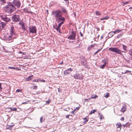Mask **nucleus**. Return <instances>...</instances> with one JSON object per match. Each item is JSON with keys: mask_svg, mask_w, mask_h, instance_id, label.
Returning <instances> with one entry per match:
<instances>
[{"mask_svg": "<svg viewBox=\"0 0 132 132\" xmlns=\"http://www.w3.org/2000/svg\"><path fill=\"white\" fill-rule=\"evenodd\" d=\"M4 11L9 13H11L15 11L16 9V7L10 2H8L7 4L3 7Z\"/></svg>", "mask_w": 132, "mask_h": 132, "instance_id": "nucleus-1", "label": "nucleus"}, {"mask_svg": "<svg viewBox=\"0 0 132 132\" xmlns=\"http://www.w3.org/2000/svg\"><path fill=\"white\" fill-rule=\"evenodd\" d=\"M62 14L61 11L59 10L53 11L52 12V15L55 19L61 16Z\"/></svg>", "mask_w": 132, "mask_h": 132, "instance_id": "nucleus-2", "label": "nucleus"}, {"mask_svg": "<svg viewBox=\"0 0 132 132\" xmlns=\"http://www.w3.org/2000/svg\"><path fill=\"white\" fill-rule=\"evenodd\" d=\"M109 50L110 51L115 52L116 53L120 55H122V52H125L122 51L118 48L116 47H110L109 48Z\"/></svg>", "mask_w": 132, "mask_h": 132, "instance_id": "nucleus-3", "label": "nucleus"}, {"mask_svg": "<svg viewBox=\"0 0 132 132\" xmlns=\"http://www.w3.org/2000/svg\"><path fill=\"white\" fill-rule=\"evenodd\" d=\"M0 19L5 22H8L10 21V18L8 15H7L4 14H0Z\"/></svg>", "mask_w": 132, "mask_h": 132, "instance_id": "nucleus-4", "label": "nucleus"}, {"mask_svg": "<svg viewBox=\"0 0 132 132\" xmlns=\"http://www.w3.org/2000/svg\"><path fill=\"white\" fill-rule=\"evenodd\" d=\"M12 3L15 7H16L17 8H19L20 7L21 3L20 1L18 0H13Z\"/></svg>", "mask_w": 132, "mask_h": 132, "instance_id": "nucleus-5", "label": "nucleus"}, {"mask_svg": "<svg viewBox=\"0 0 132 132\" xmlns=\"http://www.w3.org/2000/svg\"><path fill=\"white\" fill-rule=\"evenodd\" d=\"M12 21L14 22H18L20 21V16L18 15H14L12 17Z\"/></svg>", "mask_w": 132, "mask_h": 132, "instance_id": "nucleus-6", "label": "nucleus"}, {"mask_svg": "<svg viewBox=\"0 0 132 132\" xmlns=\"http://www.w3.org/2000/svg\"><path fill=\"white\" fill-rule=\"evenodd\" d=\"M10 34L11 36H12L13 38H15L16 35L15 33V30L14 29V27L13 26H11L10 31Z\"/></svg>", "mask_w": 132, "mask_h": 132, "instance_id": "nucleus-7", "label": "nucleus"}, {"mask_svg": "<svg viewBox=\"0 0 132 132\" xmlns=\"http://www.w3.org/2000/svg\"><path fill=\"white\" fill-rule=\"evenodd\" d=\"M29 31L30 33L36 34L37 29L35 26H32L29 27Z\"/></svg>", "mask_w": 132, "mask_h": 132, "instance_id": "nucleus-8", "label": "nucleus"}, {"mask_svg": "<svg viewBox=\"0 0 132 132\" xmlns=\"http://www.w3.org/2000/svg\"><path fill=\"white\" fill-rule=\"evenodd\" d=\"M74 78L82 80L83 79V76L81 74L76 73L74 74L73 76Z\"/></svg>", "mask_w": 132, "mask_h": 132, "instance_id": "nucleus-9", "label": "nucleus"}, {"mask_svg": "<svg viewBox=\"0 0 132 132\" xmlns=\"http://www.w3.org/2000/svg\"><path fill=\"white\" fill-rule=\"evenodd\" d=\"M71 35H70L68 37V39L71 40H73L75 39V38L76 36L75 33L73 31H72L71 32Z\"/></svg>", "mask_w": 132, "mask_h": 132, "instance_id": "nucleus-10", "label": "nucleus"}, {"mask_svg": "<svg viewBox=\"0 0 132 132\" xmlns=\"http://www.w3.org/2000/svg\"><path fill=\"white\" fill-rule=\"evenodd\" d=\"M64 23V22H61L59 24L57 27H55L54 26H53V27H54V28L56 29L57 31L59 32L60 33H61V32L60 31V28L61 26V25Z\"/></svg>", "mask_w": 132, "mask_h": 132, "instance_id": "nucleus-11", "label": "nucleus"}, {"mask_svg": "<svg viewBox=\"0 0 132 132\" xmlns=\"http://www.w3.org/2000/svg\"><path fill=\"white\" fill-rule=\"evenodd\" d=\"M13 38L12 37V36L10 35L9 37L6 39V40L7 43H10L13 41V38Z\"/></svg>", "mask_w": 132, "mask_h": 132, "instance_id": "nucleus-12", "label": "nucleus"}, {"mask_svg": "<svg viewBox=\"0 0 132 132\" xmlns=\"http://www.w3.org/2000/svg\"><path fill=\"white\" fill-rule=\"evenodd\" d=\"M72 69L71 68H69L65 70L64 71V73L65 75H67L69 74L72 70Z\"/></svg>", "mask_w": 132, "mask_h": 132, "instance_id": "nucleus-13", "label": "nucleus"}, {"mask_svg": "<svg viewBox=\"0 0 132 132\" xmlns=\"http://www.w3.org/2000/svg\"><path fill=\"white\" fill-rule=\"evenodd\" d=\"M57 20H59L60 21H62L61 22H64V21L65 20V18L64 17L62 16V14L61 15V16L55 19L56 21H57Z\"/></svg>", "mask_w": 132, "mask_h": 132, "instance_id": "nucleus-14", "label": "nucleus"}, {"mask_svg": "<svg viewBox=\"0 0 132 132\" xmlns=\"http://www.w3.org/2000/svg\"><path fill=\"white\" fill-rule=\"evenodd\" d=\"M126 110V105L125 104H123L122 108L120 111L121 112H125Z\"/></svg>", "mask_w": 132, "mask_h": 132, "instance_id": "nucleus-15", "label": "nucleus"}, {"mask_svg": "<svg viewBox=\"0 0 132 132\" xmlns=\"http://www.w3.org/2000/svg\"><path fill=\"white\" fill-rule=\"evenodd\" d=\"M116 125L117 126V128L119 129V130H120L122 127L121 124L120 122H118L116 124Z\"/></svg>", "mask_w": 132, "mask_h": 132, "instance_id": "nucleus-16", "label": "nucleus"}, {"mask_svg": "<svg viewBox=\"0 0 132 132\" xmlns=\"http://www.w3.org/2000/svg\"><path fill=\"white\" fill-rule=\"evenodd\" d=\"M23 10L24 12L25 13H32V12L31 11H28V9L27 8H24L23 9Z\"/></svg>", "mask_w": 132, "mask_h": 132, "instance_id": "nucleus-17", "label": "nucleus"}, {"mask_svg": "<svg viewBox=\"0 0 132 132\" xmlns=\"http://www.w3.org/2000/svg\"><path fill=\"white\" fill-rule=\"evenodd\" d=\"M33 76L32 75H31L28 77L27 78H26L25 79L26 81H29L31 80V78H32Z\"/></svg>", "mask_w": 132, "mask_h": 132, "instance_id": "nucleus-18", "label": "nucleus"}, {"mask_svg": "<svg viewBox=\"0 0 132 132\" xmlns=\"http://www.w3.org/2000/svg\"><path fill=\"white\" fill-rule=\"evenodd\" d=\"M61 10L62 12L64 13H65L67 12L65 8L62 7H61Z\"/></svg>", "mask_w": 132, "mask_h": 132, "instance_id": "nucleus-19", "label": "nucleus"}, {"mask_svg": "<svg viewBox=\"0 0 132 132\" xmlns=\"http://www.w3.org/2000/svg\"><path fill=\"white\" fill-rule=\"evenodd\" d=\"M102 62H104V65H105L108 62V60L105 59H104L102 61Z\"/></svg>", "mask_w": 132, "mask_h": 132, "instance_id": "nucleus-20", "label": "nucleus"}, {"mask_svg": "<svg viewBox=\"0 0 132 132\" xmlns=\"http://www.w3.org/2000/svg\"><path fill=\"white\" fill-rule=\"evenodd\" d=\"M0 2L2 5H4V3L6 2V0H0Z\"/></svg>", "mask_w": 132, "mask_h": 132, "instance_id": "nucleus-21", "label": "nucleus"}, {"mask_svg": "<svg viewBox=\"0 0 132 132\" xmlns=\"http://www.w3.org/2000/svg\"><path fill=\"white\" fill-rule=\"evenodd\" d=\"M109 18V17L107 16H106L105 17L103 18H102L100 19V20H105V19H108Z\"/></svg>", "mask_w": 132, "mask_h": 132, "instance_id": "nucleus-22", "label": "nucleus"}, {"mask_svg": "<svg viewBox=\"0 0 132 132\" xmlns=\"http://www.w3.org/2000/svg\"><path fill=\"white\" fill-rule=\"evenodd\" d=\"M98 97V96L96 95H95L94 96L92 95L90 97V98L95 99L96 98Z\"/></svg>", "mask_w": 132, "mask_h": 132, "instance_id": "nucleus-23", "label": "nucleus"}, {"mask_svg": "<svg viewBox=\"0 0 132 132\" xmlns=\"http://www.w3.org/2000/svg\"><path fill=\"white\" fill-rule=\"evenodd\" d=\"M0 24L1 25V27L3 28L4 27V26H5L6 24L4 23L1 22L0 23Z\"/></svg>", "mask_w": 132, "mask_h": 132, "instance_id": "nucleus-24", "label": "nucleus"}, {"mask_svg": "<svg viewBox=\"0 0 132 132\" xmlns=\"http://www.w3.org/2000/svg\"><path fill=\"white\" fill-rule=\"evenodd\" d=\"M123 47V49L125 51H127V47L125 45H122Z\"/></svg>", "mask_w": 132, "mask_h": 132, "instance_id": "nucleus-25", "label": "nucleus"}, {"mask_svg": "<svg viewBox=\"0 0 132 132\" xmlns=\"http://www.w3.org/2000/svg\"><path fill=\"white\" fill-rule=\"evenodd\" d=\"M45 120V119L43 118V117H42L40 119V121L41 123L44 121Z\"/></svg>", "mask_w": 132, "mask_h": 132, "instance_id": "nucleus-26", "label": "nucleus"}, {"mask_svg": "<svg viewBox=\"0 0 132 132\" xmlns=\"http://www.w3.org/2000/svg\"><path fill=\"white\" fill-rule=\"evenodd\" d=\"M96 111V110H92L90 112L89 114L90 115V114H92L94 113Z\"/></svg>", "mask_w": 132, "mask_h": 132, "instance_id": "nucleus-27", "label": "nucleus"}, {"mask_svg": "<svg viewBox=\"0 0 132 132\" xmlns=\"http://www.w3.org/2000/svg\"><path fill=\"white\" fill-rule=\"evenodd\" d=\"M19 24L20 25V26H21V27L22 28L25 26L24 25V23L22 22H19Z\"/></svg>", "mask_w": 132, "mask_h": 132, "instance_id": "nucleus-28", "label": "nucleus"}, {"mask_svg": "<svg viewBox=\"0 0 132 132\" xmlns=\"http://www.w3.org/2000/svg\"><path fill=\"white\" fill-rule=\"evenodd\" d=\"M122 35V34H120L119 35H117L116 38H118L120 37H121Z\"/></svg>", "mask_w": 132, "mask_h": 132, "instance_id": "nucleus-29", "label": "nucleus"}, {"mask_svg": "<svg viewBox=\"0 0 132 132\" xmlns=\"http://www.w3.org/2000/svg\"><path fill=\"white\" fill-rule=\"evenodd\" d=\"M83 119L85 120L83 121V122L84 123V124L85 123H86L88 121V120L87 119L86 117H85L83 118Z\"/></svg>", "mask_w": 132, "mask_h": 132, "instance_id": "nucleus-30", "label": "nucleus"}, {"mask_svg": "<svg viewBox=\"0 0 132 132\" xmlns=\"http://www.w3.org/2000/svg\"><path fill=\"white\" fill-rule=\"evenodd\" d=\"M96 15H101V14L98 11H97L95 12Z\"/></svg>", "mask_w": 132, "mask_h": 132, "instance_id": "nucleus-31", "label": "nucleus"}, {"mask_svg": "<svg viewBox=\"0 0 132 132\" xmlns=\"http://www.w3.org/2000/svg\"><path fill=\"white\" fill-rule=\"evenodd\" d=\"M109 34H110V35H109V36L110 35V37H112L113 36L114 34H113V32H110L109 33Z\"/></svg>", "mask_w": 132, "mask_h": 132, "instance_id": "nucleus-32", "label": "nucleus"}, {"mask_svg": "<svg viewBox=\"0 0 132 132\" xmlns=\"http://www.w3.org/2000/svg\"><path fill=\"white\" fill-rule=\"evenodd\" d=\"M10 109H11V111H17V109L16 108H14L13 109H12V108H10Z\"/></svg>", "mask_w": 132, "mask_h": 132, "instance_id": "nucleus-33", "label": "nucleus"}, {"mask_svg": "<svg viewBox=\"0 0 132 132\" xmlns=\"http://www.w3.org/2000/svg\"><path fill=\"white\" fill-rule=\"evenodd\" d=\"M105 65L104 64H103L102 65H100V67L101 68L103 69L105 68Z\"/></svg>", "mask_w": 132, "mask_h": 132, "instance_id": "nucleus-34", "label": "nucleus"}, {"mask_svg": "<svg viewBox=\"0 0 132 132\" xmlns=\"http://www.w3.org/2000/svg\"><path fill=\"white\" fill-rule=\"evenodd\" d=\"M85 62L84 61H82L81 62V63H82L83 65L85 66V67H87V65L86 63H85Z\"/></svg>", "mask_w": 132, "mask_h": 132, "instance_id": "nucleus-35", "label": "nucleus"}, {"mask_svg": "<svg viewBox=\"0 0 132 132\" xmlns=\"http://www.w3.org/2000/svg\"><path fill=\"white\" fill-rule=\"evenodd\" d=\"M130 126V124H129L128 123H127L126 124V127H129Z\"/></svg>", "mask_w": 132, "mask_h": 132, "instance_id": "nucleus-36", "label": "nucleus"}, {"mask_svg": "<svg viewBox=\"0 0 132 132\" xmlns=\"http://www.w3.org/2000/svg\"><path fill=\"white\" fill-rule=\"evenodd\" d=\"M121 31V30L117 29L115 31V32H116V33H118L120 32Z\"/></svg>", "mask_w": 132, "mask_h": 132, "instance_id": "nucleus-37", "label": "nucleus"}, {"mask_svg": "<svg viewBox=\"0 0 132 132\" xmlns=\"http://www.w3.org/2000/svg\"><path fill=\"white\" fill-rule=\"evenodd\" d=\"M109 96V93H107L106 94V95H105L104 96V97H105L106 98H107Z\"/></svg>", "mask_w": 132, "mask_h": 132, "instance_id": "nucleus-38", "label": "nucleus"}, {"mask_svg": "<svg viewBox=\"0 0 132 132\" xmlns=\"http://www.w3.org/2000/svg\"><path fill=\"white\" fill-rule=\"evenodd\" d=\"M131 72V71H129V70H126V71L124 72L123 73H130Z\"/></svg>", "mask_w": 132, "mask_h": 132, "instance_id": "nucleus-39", "label": "nucleus"}, {"mask_svg": "<svg viewBox=\"0 0 132 132\" xmlns=\"http://www.w3.org/2000/svg\"><path fill=\"white\" fill-rule=\"evenodd\" d=\"M22 90H20V89H17L16 91V92H19L21 91Z\"/></svg>", "mask_w": 132, "mask_h": 132, "instance_id": "nucleus-40", "label": "nucleus"}, {"mask_svg": "<svg viewBox=\"0 0 132 132\" xmlns=\"http://www.w3.org/2000/svg\"><path fill=\"white\" fill-rule=\"evenodd\" d=\"M90 99V98H89L88 99H85V101H87L88 102H89V101Z\"/></svg>", "mask_w": 132, "mask_h": 132, "instance_id": "nucleus-41", "label": "nucleus"}, {"mask_svg": "<svg viewBox=\"0 0 132 132\" xmlns=\"http://www.w3.org/2000/svg\"><path fill=\"white\" fill-rule=\"evenodd\" d=\"M129 54L130 55H131L132 56V49H131V50L130 51Z\"/></svg>", "mask_w": 132, "mask_h": 132, "instance_id": "nucleus-42", "label": "nucleus"}, {"mask_svg": "<svg viewBox=\"0 0 132 132\" xmlns=\"http://www.w3.org/2000/svg\"><path fill=\"white\" fill-rule=\"evenodd\" d=\"M9 68H10V69H15L16 68L13 67H9Z\"/></svg>", "mask_w": 132, "mask_h": 132, "instance_id": "nucleus-43", "label": "nucleus"}, {"mask_svg": "<svg viewBox=\"0 0 132 132\" xmlns=\"http://www.w3.org/2000/svg\"><path fill=\"white\" fill-rule=\"evenodd\" d=\"M2 84L0 83V90L1 91V90L2 89V88L1 87Z\"/></svg>", "mask_w": 132, "mask_h": 132, "instance_id": "nucleus-44", "label": "nucleus"}, {"mask_svg": "<svg viewBox=\"0 0 132 132\" xmlns=\"http://www.w3.org/2000/svg\"><path fill=\"white\" fill-rule=\"evenodd\" d=\"M37 86H34L33 89H37Z\"/></svg>", "mask_w": 132, "mask_h": 132, "instance_id": "nucleus-45", "label": "nucleus"}, {"mask_svg": "<svg viewBox=\"0 0 132 132\" xmlns=\"http://www.w3.org/2000/svg\"><path fill=\"white\" fill-rule=\"evenodd\" d=\"M102 118H103V116H102V115H101L100 116V119H102Z\"/></svg>", "mask_w": 132, "mask_h": 132, "instance_id": "nucleus-46", "label": "nucleus"}, {"mask_svg": "<svg viewBox=\"0 0 132 132\" xmlns=\"http://www.w3.org/2000/svg\"><path fill=\"white\" fill-rule=\"evenodd\" d=\"M124 120V118L123 117H121V118L120 119V120H123V121Z\"/></svg>", "mask_w": 132, "mask_h": 132, "instance_id": "nucleus-47", "label": "nucleus"}, {"mask_svg": "<svg viewBox=\"0 0 132 132\" xmlns=\"http://www.w3.org/2000/svg\"><path fill=\"white\" fill-rule=\"evenodd\" d=\"M128 10H130V11H131V10H132V7H130V8H129Z\"/></svg>", "mask_w": 132, "mask_h": 132, "instance_id": "nucleus-48", "label": "nucleus"}, {"mask_svg": "<svg viewBox=\"0 0 132 132\" xmlns=\"http://www.w3.org/2000/svg\"><path fill=\"white\" fill-rule=\"evenodd\" d=\"M50 102V101H47L46 102V104H48Z\"/></svg>", "mask_w": 132, "mask_h": 132, "instance_id": "nucleus-49", "label": "nucleus"}, {"mask_svg": "<svg viewBox=\"0 0 132 132\" xmlns=\"http://www.w3.org/2000/svg\"><path fill=\"white\" fill-rule=\"evenodd\" d=\"M19 53L21 54H24V53L22 52L21 51H19Z\"/></svg>", "mask_w": 132, "mask_h": 132, "instance_id": "nucleus-50", "label": "nucleus"}, {"mask_svg": "<svg viewBox=\"0 0 132 132\" xmlns=\"http://www.w3.org/2000/svg\"><path fill=\"white\" fill-rule=\"evenodd\" d=\"M40 81H41L42 82H45V80H40Z\"/></svg>", "mask_w": 132, "mask_h": 132, "instance_id": "nucleus-51", "label": "nucleus"}, {"mask_svg": "<svg viewBox=\"0 0 132 132\" xmlns=\"http://www.w3.org/2000/svg\"><path fill=\"white\" fill-rule=\"evenodd\" d=\"M23 30H26V29L25 28V26L22 28Z\"/></svg>", "mask_w": 132, "mask_h": 132, "instance_id": "nucleus-52", "label": "nucleus"}, {"mask_svg": "<svg viewBox=\"0 0 132 132\" xmlns=\"http://www.w3.org/2000/svg\"><path fill=\"white\" fill-rule=\"evenodd\" d=\"M80 36L81 37L82 36L83 34H82V33L81 32H80Z\"/></svg>", "mask_w": 132, "mask_h": 132, "instance_id": "nucleus-53", "label": "nucleus"}, {"mask_svg": "<svg viewBox=\"0 0 132 132\" xmlns=\"http://www.w3.org/2000/svg\"><path fill=\"white\" fill-rule=\"evenodd\" d=\"M102 48H101V49H100L98 50L97 51V52H99L101 50V49H102Z\"/></svg>", "mask_w": 132, "mask_h": 132, "instance_id": "nucleus-54", "label": "nucleus"}, {"mask_svg": "<svg viewBox=\"0 0 132 132\" xmlns=\"http://www.w3.org/2000/svg\"><path fill=\"white\" fill-rule=\"evenodd\" d=\"M69 115H67L66 116V117L67 118H69Z\"/></svg>", "mask_w": 132, "mask_h": 132, "instance_id": "nucleus-55", "label": "nucleus"}, {"mask_svg": "<svg viewBox=\"0 0 132 132\" xmlns=\"http://www.w3.org/2000/svg\"><path fill=\"white\" fill-rule=\"evenodd\" d=\"M94 46L93 45H91L90 46V48H91L94 47Z\"/></svg>", "mask_w": 132, "mask_h": 132, "instance_id": "nucleus-56", "label": "nucleus"}, {"mask_svg": "<svg viewBox=\"0 0 132 132\" xmlns=\"http://www.w3.org/2000/svg\"><path fill=\"white\" fill-rule=\"evenodd\" d=\"M14 125H10V127H12L14 126Z\"/></svg>", "mask_w": 132, "mask_h": 132, "instance_id": "nucleus-57", "label": "nucleus"}, {"mask_svg": "<svg viewBox=\"0 0 132 132\" xmlns=\"http://www.w3.org/2000/svg\"><path fill=\"white\" fill-rule=\"evenodd\" d=\"M75 111V109L73 111H72L71 113H73Z\"/></svg>", "mask_w": 132, "mask_h": 132, "instance_id": "nucleus-58", "label": "nucleus"}, {"mask_svg": "<svg viewBox=\"0 0 132 132\" xmlns=\"http://www.w3.org/2000/svg\"><path fill=\"white\" fill-rule=\"evenodd\" d=\"M79 108H76V109H75V110H79Z\"/></svg>", "mask_w": 132, "mask_h": 132, "instance_id": "nucleus-59", "label": "nucleus"}, {"mask_svg": "<svg viewBox=\"0 0 132 132\" xmlns=\"http://www.w3.org/2000/svg\"><path fill=\"white\" fill-rule=\"evenodd\" d=\"M98 52L96 51V52H95L94 54V55H96Z\"/></svg>", "mask_w": 132, "mask_h": 132, "instance_id": "nucleus-60", "label": "nucleus"}, {"mask_svg": "<svg viewBox=\"0 0 132 132\" xmlns=\"http://www.w3.org/2000/svg\"><path fill=\"white\" fill-rule=\"evenodd\" d=\"M56 21L57 22V23H59L60 21V20H57Z\"/></svg>", "mask_w": 132, "mask_h": 132, "instance_id": "nucleus-61", "label": "nucleus"}, {"mask_svg": "<svg viewBox=\"0 0 132 132\" xmlns=\"http://www.w3.org/2000/svg\"><path fill=\"white\" fill-rule=\"evenodd\" d=\"M22 104H27V102H23L22 103Z\"/></svg>", "mask_w": 132, "mask_h": 132, "instance_id": "nucleus-62", "label": "nucleus"}, {"mask_svg": "<svg viewBox=\"0 0 132 132\" xmlns=\"http://www.w3.org/2000/svg\"><path fill=\"white\" fill-rule=\"evenodd\" d=\"M63 64V61H62L60 63V64Z\"/></svg>", "mask_w": 132, "mask_h": 132, "instance_id": "nucleus-63", "label": "nucleus"}, {"mask_svg": "<svg viewBox=\"0 0 132 132\" xmlns=\"http://www.w3.org/2000/svg\"><path fill=\"white\" fill-rule=\"evenodd\" d=\"M103 36H102L101 37V39H103Z\"/></svg>", "mask_w": 132, "mask_h": 132, "instance_id": "nucleus-64", "label": "nucleus"}]
</instances>
